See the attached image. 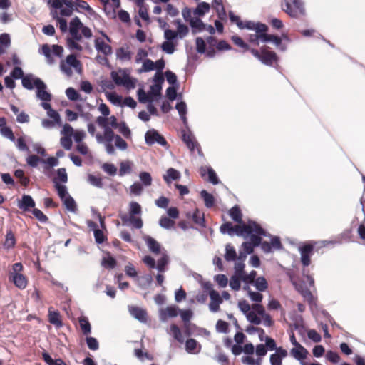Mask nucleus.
<instances>
[{"mask_svg":"<svg viewBox=\"0 0 365 365\" xmlns=\"http://www.w3.org/2000/svg\"><path fill=\"white\" fill-rule=\"evenodd\" d=\"M247 320L256 325H259L261 324L262 320L261 318L257 316V314L254 311H250L246 314Z\"/></svg>","mask_w":365,"mask_h":365,"instance_id":"57","label":"nucleus"},{"mask_svg":"<svg viewBox=\"0 0 365 365\" xmlns=\"http://www.w3.org/2000/svg\"><path fill=\"white\" fill-rule=\"evenodd\" d=\"M15 245H16V238H15L14 232L11 230L7 231L6 235L5 242L4 244V247L9 250V249L13 248L15 246Z\"/></svg>","mask_w":365,"mask_h":365,"instance_id":"35","label":"nucleus"},{"mask_svg":"<svg viewBox=\"0 0 365 365\" xmlns=\"http://www.w3.org/2000/svg\"><path fill=\"white\" fill-rule=\"evenodd\" d=\"M160 225L165 229H170L175 225V221L166 216H162L159 220Z\"/></svg>","mask_w":365,"mask_h":365,"instance_id":"49","label":"nucleus"},{"mask_svg":"<svg viewBox=\"0 0 365 365\" xmlns=\"http://www.w3.org/2000/svg\"><path fill=\"white\" fill-rule=\"evenodd\" d=\"M32 213L34 216L42 223H46L48 221V217L38 208H34Z\"/></svg>","mask_w":365,"mask_h":365,"instance_id":"53","label":"nucleus"},{"mask_svg":"<svg viewBox=\"0 0 365 365\" xmlns=\"http://www.w3.org/2000/svg\"><path fill=\"white\" fill-rule=\"evenodd\" d=\"M145 140L148 145H152L155 143L163 146H165L168 144L165 138L155 129H151L146 132Z\"/></svg>","mask_w":365,"mask_h":365,"instance_id":"7","label":"nucleus"},{"mask_svg":"<svg viewBox=\"0 0 365 365\" xmlns=\"http://www.w3.org/2000/svg\"><path fill=\"white\" fill-rule=\"evenodd\" d=\"M120 75L117 71H112L110 75L113 81L118 86H123L128 90L133 89L135 87V80L130 78L125 72L120 71Z\"/></svg>","mask_w":365,"mask_h":365,"instance_id":"5","label":"nucleus"},{"mask_svg":"<svg viewBox=\"0 0 365 365\" xmlns=\"http://www.w3.org/2000/svg\"><path fill=\"white\" fill-rule=\"evenodd\" d=\"M16 146L21 151H26L29 152V148L26 145V140L24 137L21 136L18 138L16 140Z\"/></svg>","mask_w":365,"mask_h":365,"instance_id":"58","label":"nucleus"},{"mask_svg":"<svg viewBox=\"0 0 365 365\" xmlns=\"http://www.w3.org/2000/svg\"><path fill=\"white\" fill-rule=\"evenodd\" d=\"M40 161H42V160L36 155H31L26 158L27 164L33 168H36Z\"/></svg>","mask_w":365,"mask_h":365,"instance_id":"63","label":"nucleus"},{"mask_svg":"<svg viewBox=\"0 0 365 365\" xmlns=\"http://www.w3.org/2000/svg\"><path fill=\"white\" fill-rule=\"evenodd\" d=\"M182 140L192 153L194 152L196 149L198 152V154L202 155L200 144L197 143L194 135L190 131L183 130L182 132Z\"/></svg>","mask_w":365,"mask_h":365,"instance_id":"8","label":"nucleus"},{"mask_svg":"<svg viewBox=\"0 0 365 365\" xmlns=\"http://www.w3.org/2000/svg\"><path fill=\"white\" fill-rule=\"evenodd\" d=\"M35 205V201L30 195H24L21 200L18 203L19 208L25 212L29 211L31 208H34Z\"/></svg>","mask_w":365,"mask_h":365,"instance_id":"19","label":"nucleus"},{"mask_svg":"<svg viewBox=\"0 0 365 365\" xmlns=\"http://www.w3.org/2000/svg\"><path fill=\"white\" fill-rule=\"evenodd\" d=\"M141 214L140 205L137 202L132 201L129 204L128 215H121L120 219L123 225H130L134 228L140 229L143 225Z\"/></svg>","mask_w":365,"mask_h":365,"instance_id":"2","label":"nucleus"},{"mask_svg":"<svg viewBox=\"0 0 365 365\" xmlns=\"http://www.w3.org/2000/svg\"><path fill=\"white\" fill-rule=\"evenodd\" d=\"M36 78L32 74H27L22 78V86L28 90H32L35 87L34 82Z\"/></svg>","mask_w":365,"mask_h":365,"instance_id":"29","label":"nucleus"},{"mask_svg":"<svg viewBox=\"0 0 365 365\" xmlns=\"http://www.w3.org/2000/svg\"><path fill=\"white\" fill-rule=\"evenodd\" d=\"M225 250V258L227 262L234 261L237 259V253L233 246L227 245Z\"/></svg>","mask_w":365,"mask_h":365,"instance_id":"44","label":"nucleus"},{"mask_svg":"<svg viewBox=\"0 0 365 365\" xmlns=\"http://www.w3.org/2000/svg\"><path fill=\"white\" fill-rule=\"evenodd\" d=\"M140 179L145 186H150L152 183V177L148 172H141L139 175Z\"/></svg>","mask_w":365,"mask_h":365,"instance_id":"60","label":"nucleus"},{"mask_svg":"<svg viewBox=\"0 0 365 365\" xmlns=\"http://www.w3.org/2000/svg\"><path fill=\"white\" fill-rule=\"evenodd\" d=\"M190 24L192 28L197 29L199 31L203 30L205 27V25L203 24L202 20L198 17H195L190 19Z\"/></svg>","mask_w":365,"mask_h":365,"instance_id":"59","label":"nucleus"},{"mask_svg":"<svg viewBox=\"0 0 365 365\" xmlns=\"http://www.w3.org/2000/svg\"><path fill=\"white\" fill-rule=\"evenodd\" d=\"M161 48L163 51L168 54H172L175 51V44L172 41H164L161 46Z\"/></svg>","mask_w":365,"mask_h":365,"instance_id":"61","label":"nucleus"},{"mask_svg":"<svg viewBox=\"0 0 365 365\" xmlns=\"http://www.w3.org/2000/svg\"><path fill=\"white\" fill-rule=\"evenodd\" d=\"M192 219L195 224L202 227L205 226L204 214L201 213L197 208L194 211Z\"/></svg>","mask_w":365,"mask_h":365,"instance_id":"45","label":"nucleus"},{"mask_svg":"<svg viewBox=\"0 0 365 365\" xmlns=\"http://www.w3.org/2000/svg\"><path fill=\"white\" fill-rule=\"evenodd\" d=\"M66 63L76 69V71L78 73L82 71L81 63L79 60L77 59L76 56L73 54H70L66 57Z\"/></svg>","mask_w":365,"mask_h":365,"instance_id":"26","label":"nucleus"},{"mask_svg":"<svg viewBox=\"0 0 365 365\" xmlns=\"http://www.w3.org/2000/svg\"><path fill=\"white\" fill-rule=\"evenodd\" d=\"M168 263V257L166 255H163L158 260L157 266H155L160 272L165 271V267Z\"/></svg>","mask_w":365,"mask_h":365,"instance_id":"51","label":"nucleus"},{"mask_svg":"<svg viewBox=\"0 0 365 365\" xmlns=\"http://www.w3.org/2000/svg\"><path fill=\"white\" fill-rule=\"evenodd\" d=\"M170 334L173 335L174 339L177 340L180 343H182L184 341V338L182 336V332L180 328L175 324H173L170 326Z\"/></svg>","mask_w":365,"mask_h":365,"instance_id":"41","label":"nucleus"},{"mask_svg":"<svg viewBox=\"0 0 365 365\" xmlns=\"http://www.w3.org/2000/svg\"><path fill=\"white\" fill-rule=\"evenodd\" d=\"M210 302L209 308L210 311L213 312H218L220 310V304L222 303V297L220 296V294L214 289L210 291Z\"/></svg>","mask_w":365,"mask_h":365,"instance_id":"13","label":"nucleus"},{"mask_svg":"<svg viewBox=\"0 0 365 365\" xmlns=\"http://www.w3.org/2000/svg\"><path fill=\"white\" fill-rule=\"evenodd\" d=\"M130 314L140 322H147V312L145 309L138 307H131L129 308Z\"/></svg>","mask_w":365,"mask_h":365,"instance_id":"17","label":"nucleus"},{"mask_svg":"<svg viewBox=\"0 0 365 365\" xmlns=\"http://www.w3.org/2000/svg\"><path fill=\"white\" fill-rule=\"evenodd\" d=\"M309 352L302 346L299 345L298 346L294 347L290 350V354L295 359L300 361L302 365H309L304 360L307 359Z\"/></svg>","mask_w":365,"mask_h":365,"instance_id":"10","label":"nucleus"},{"mask_svg":"<svg viewBox=\"0 0 365 365\" xmlns=\"http://www.w3.org/2000/svg\"><path fill=\"white\" fill-rule=\"evenodd\" d=\"M180 309L178 307L172 305L168 306L165 309H161L160 311V319L165 322L168 318L175 317L178 315Z\"/></svg>","mask_w":365,"mask_h":365,"instance_id":"14","label":"nucleus"},{"mask_svg":"<svg viewBox=\"0 0 365 365\" xmlns=\"http://www.w3.org/2000/svg\"><path fill=\"white\" fill-rule=\"evenodd\" d=\"M215 280L220 287H225L228 283L227 277L222 274H219L215 277Z\"/></svg>","mask_w":365,"mask_h":365,"instance_id":"64","label":"nucleus"},{"mask_svg":"<svg viewBox=\"0 0 365 365\" xmlns=\"http://www.w3.org/2000/svg\"><path fill=\"white\" fill-rule=\"evenodd\" d=\"M176 109L178 110L179 115H180L181 118L185 123L186 122V110H187V106L185 102H179L175 106Z\"/></svg>","mask_w":365,"mask_h":365,"instance_id":"54","label":"nucleus"},{"mask_svg":"<svg viewBox=\"0 0 365 365\" xmlns=\"http://www.w3.org/2000/svg\"><path fill=\"white\" fill-rule=\"evenodd\" d=\"M253 284L259 292H264L268 288V283L264 277H257Z\"/></svg>","mask_w":365,"mask_h":365,"instance_id":"37","label":"nucleus"},{"mask_svg":"<svg viewBox=\"0 0 365 365\" xmlns=\"http://www.w3.org/2000/svg\"><path fill=\"white\" fill-rule=\"evenodd\" d=\"M95 48L98 52L102 53L106 56L112 54V47L100 38H97L95 40Z\"/></svg>","mask_w":365,"mask_h":365,"instance_id":"18","label":"nucleus"},{"mask_svg":"<svg viewBox=\"0 0 365 365\" xmlns=\"http://www.w3.org/2000/svg\"><path fill=\"white\" fill-rule=\"evenodd\" d=\"M0 133L5 138L9 139L11 141L14 142L16 140V138L14 134L9 127H6V125L4 128L0 129Z\"/></svg>","mask_w":365,"mask_h":365,"instance_id":"50","label":"nucleus"},{"mask_svg":"<svg viewBox=\"0 0 365 365\" xmlns=\"http://www.w3.org/2000/svg\"><path fill=\"white\" fill-rule=\"evenodd\" d=\"M262 236H266V231L263 229V234L252 232L248 235L249 242H244L242 247L244 251L243 258H246L247 254H251L254 251V247H257L261 243Z\"/></svg>","mask_w":365,"mask_h":365,"instance_id":"6","label":"nucleus"},{"mask_svg":"<svg viewBox=\"0 0 365 365\" xmlns=\"http://www.w3.org/2000/svg\"><path fill=\"white\" fill-rule=\"evenodd\" d=\"M14 175L16 178L19 180V182L21 185L24 187H27L29 184L30 180L28 177L25 176L24 172L21 169H18L15 170Z\"/></svg>","mask_w":365,"mask_h":365,"instance_id":"43","label":"nucleus"},{"mask_svg":"<svg viewBox=\"0 0 365 365\" xmlns=\"http://www.w3.org/2000/svg\"><path fill=\"white\" fill-rule=\"evenodd\" d=\"M200 173L202 177H205L206 174L208 175V181L212 182L213 185H217L219 182V180L215 170L212 168L201 167L200 169Z\"/></svg>","mask_w":365,"mask_h":365,"instance_id":"20","label":"nucleus"},{"mask_svg":"<svg viewBox=\"0 0 365 365\" xmlns=\"http://www.w3.org/2000/svg\"><path fill=\"white\" fill-rule=\"evenodd\" d=\"M201 197L205 202V205L207 208H211L215 205V198L213 195L206 190H203L200 192Z\"/></svg>","mask_w":365,"mask_h":365,"instance_id":"30","label":"nucleus"},{"mask_svg":"<svg viewBox=\"0 0 365 365\" xmlns=\"http://www.w3.org/2000/svg\"><path fill=\"white\" fill-rule=\"evenodd\" d=\"M314 246L312 244H305L300 247L301 262L304 267H307L311 263L310 257L313 253Z\"/></svg>","mask_w":365,"mask_h":365,"instance_id":"9","label":"nucleus"},{"mask_svg":"<svg viewBox=\"0 0 365 365\" xmlns=\"http://www.w3.org/2000/svg\"><path fill=\"white\" fill-rule=\"evenodd\" d=\"M78 322L83 334L84 335L89 334L91 331V327L88 318L86 317H81Z\"/></svg>","mask_w":365,"mask_h":365,"instance_id":"31","label":"nucleus"},{"mask_svg":"<svg viewBox=\"0 0 365 365\" xmlns=\"http://www.w3.org/2000/svg\"><path fill=\"white\" fill-rule=\"evenodd\" d=\"M296 289L307 302L309 303L312 302L313 295L307 287L299 285L296 286Z\"/></svg>","mask_w":365,"mask_h":365,"instance_id":"39","label":"nucleus"},{"mask_svg":"<svg viewBox=\"0 0 365 365\" xmlns=\"http://www.w3.org/2000/svg\"><path fill=\"white\" fill-rule=\"evenodd\" d=\"M48 322L56 326L57 328H60L63 326L61 317L60 313L56 311H48Z\"/></svg>","mask_w":365,"mask_h":365,"instance_id":"23","label":"nucleus"},{"mask_svg":"<svg viewBox=\"0 0 365 365\" xmlns=\"http://www.w3.org/2000/svg\"><path fill=\"white\" fill-rule=\"evenodd\" d=\"M144 240L150 252L155 255L160 254L161 247L156 240L150 236H146L144 237Z\"/></svg>","mask_w":365,"mask_h":365,"instance_id":"21","label":"nucleus"},{"mask_svg":"<svg viewBox=\"0 0 365 365\" xmlns=\"http://www.w3.org/2000/svg\"><path fill=\"white\" fill-rule=\"evenodd\" d=\"M220 230L223 234L227 233L230 235L236 234L237 236H242L244 238H247L248 235L252 232L263 234V228L261 225L252 220H249L247 224L234 226L230 222H226L221 225Z\"/></svg>","mask_w":365,"mask_h":365,"instance_id":"1","label":"nucleus"},{"mask_svg":"<svg viewBox=\"0 0 365 365\" xmlns=\"http://www.w3.org/2000/svg\"><path fill=\"white\" fill-rule=\"evenodd\" d=\"M131 171V163L129 161L121 162L120 164L119 175L123 176Z\"/></svg>","mask_w":365,"mask_h":365,"instance_id":"56","label":"nucleus"},{"mask_svg":"<svg viewBox=\"0 0 365 365\" xmlns=\"http://www.w3.org/2000/svg\"><path fill=\"white\" fill-rule=\"evenodd\" d=\"M116 56L120 60L130 61L132 58V52L128 47H120L116 51Z\"/></svg>","mask_w":365,"mask_h":365,"instance_id":"28","label":"nucleus"},{"mask_svg":"<svg viewBox=\"0 0 365 365\" xmlns=\"http://www.w3.org/2000/svg\"><path fill=\"white\" fill-rule=\"evenodd\" d=\"M241 281H242V275H232L230 280V286L232 288V289L234 291L240 290L241 286Z\"/></svg>","mask_w":365,"mask_h":365,"instance_id":"40","label":"nucleus"},{"mask_svg":"<svg viewBox=\"0 0 365 365\" xmlns=\"http://www.w3.org/2000/svg\"><path fill=\"white\" fill-rule=\"evenodd\" d=\"M210 9V6L207 2H201L198 4L196 9L194 10L193 13L197 16H203L206 13L209 12Z\"/></svg>","mask_w":365,"mask_h":365,"instance_id":"34","label":"nucleus"},{"mask_svg":"<svg viewBox=\"0 0 365 365\" xmlns=\"http://www.w3.org/2000/svg\"><path fill=\"white\" fill-rule=\"evenodd\" d=\"M9 279L20 289H25L28 284L26 277L21 273H12Z\"/></svg>","mask_w":365,"mask_h":365,"instance_id":"16","label":"nucleus"},{"mask_svg":"<svg viewBox=\"0 0 365 365\" xmlns=\"http://www.w3.org/2000/svg\"><path fill=\"white\" fill-rule=\"evenodd\" d=\"M282 9L292 18H300L306 14L304 4L302 0H282Z\"/></svg>","mask_w":365,"mask_h":365,"instance_id":"3","label":"nucleus"},{"mask_svg":"<svg viewBox=\"0 0 365 365\" xmlns=\"http://www.w3.org/2000/svg\"><path fill=\"white\" fill-rule=\"evenodd\" d=\"M53 182L54 187L57 191L58 195L61 200H63L66 197L69 195L67 192V188L65 185H61L57 182V178H53Z\"/></svg>","mask_w":365,"mask_h":365,"instance_id":"32","label":"nucleus"},{"mask_svg":"<svg viewBox=\"0 0 365 365\" xmlns=\"http://www.w3.org/2000/svg\"><path fill=\"white\" fill-rule=\"evenodd\" d=\"M200 346L194 339H188L185 342L186 351L190 354L197 353L200 351Z\"/></svg>","mask_w":365,"mask_h":365,"instance_id":"27","label":"nucleus"},{"mask_svg":"<svg viewBox=\"0 0 365 365\" xmlns=\"http://www.w3.org/2000/svg\"><path fill=\"white\" fill-rule=\"evenodd\" d=\"M81 27H83V24L78 17L76 16L71 21L69 32L71 37L76 41H81L82 38L81 34H79Z\"/></svg>","mask_w":365,"mask_h":365,"instance_id":"11","label":"nucleus"},{"mask_svg":"<svg viewBox=\"0 0 365 365\" xmlns=\"http://www.w3.org/2000/svg\"><path fill=\"white\" fill-rule=\"evenodd\" d=\"M41 53L45 56L48 63L53 64L55 62V60L51 54V47L48 44H43L41 46Z\"/></svg>","mask_w":365,"mask_h":365,"instance_id":"42","label":"nucleus"},{"mask_svg":"<svg viewBox=\"0 0 365 365\" xmlns=\"http://www.w3.org/2000/svg\"><path fill=\"white\" fill-rule=\"evenodd\" d=\"M242 277V282L245 284H254L256 280L257 272L255 270L251 271L249 274L245 273Z\"/></svg>","mask_w":365,"mask_h":365,"instance_id":"48","label":"nucleus"},{"mask_svg":"<svg viewBox=\"0 0 365 365\" xmlns=\"http://www.w3.org/2000/svg\"><path fill=\"white\" fill-rule=\"evenodd\" d=\"M232 41L235 43V45L242 49V52H250L251 48L250 46L247 43H245L241 37L238 36H233L232 37Z\"/></svg>","mask_w":365,"mask_h":365,"instance_id":"33","label":"nucleus"},{"mask_svg":"<svg viewBox=\"0 0 365 365\" xmlns=\"http://www.w3.org/2000/svg\"><path fill=\"white\" fill-rule=\"evenodd\" d=\"M288 353L282 347H278L277 351L270 356L271 365H282V361L287 356Z\"/></svg>","mask_w":365,"mask_h":365,"instance_id":"15","label":"nucleus"},{"mask_svg":"<svg viewBox=\"0 0 365 365\" xmlns=\"http://www.w3.org/2000/svg\"><path fill=\"white\" fill-rule=\"evenodd\" d=\"M34 85L37 89L36 94L38 98L44 101H50L51 100V94L46 91V84L40 78H36Z\"/></svg>","mask_w":365,"mask_h":365,"instance_id":"12","label":"nucleus"},{"mask_svg":"<svg viewBox=\"0 0 365 365\" xmlns=\"http://www.w3.org/2000/svg\"><path fill=\"white\" fill-rule=\"evenodd\" d=\"M88 180L91 185H93L97 187H99V188L103 187V184L102 182V179L99 176H96L94 175L89 174L88 176Z\"/></svg>","mask_w":365,"mask_h":365,"instance_id":"52","label":"nucleus"},{"mask_svg":"<svg viewBox=\"0 0 365 365\" xmlns=\"http://www.w3.org/2000/svg\"><path fill=\"white\" fill-rule=\"evenodd\" d=\"M66 93L68 98L71 101L80 100L81 95L73 88H67Z\"/></svg>","mask_w":365,"mask_h":365,"instance_id":"62","label":"nucleus"},{"mask_svg":"<svg viewBox=\"0 0 365 365\" xmlns=\"http://www.w3.org/2000/svg\"><path fill=\"white\" fill-rule=\"evenodd\" d=\"M268 31V27L266 24L260 25L259 27L257 28V33H259V40L262 42L267 43L269 41V34H267Z\"/></svg>","mask_w":365,"mask_h":365,"instance_id":"38","label":"nucleus"},{"mask_svg":"<svg viewBox=\"0 0 365 365\" xmlns=\"http://www.w3.org/2000/svg\"><path fill=\"white\" fill-rule=\"evenodd\" d=\"M62 200L63 201L64 205L68 210H70L71 212L76 211V205L75 200H73V198L71 196L68 195Z\"/></svg>","mask_w":365,"mask_h":365,"instance_id":"47","label":"nucleus"},{"mask_svg":"<svg viewBox=\"0 0 365 365\" xmlns=\"http://www.w3.org/2000/svg\"><path fill=\"white\" fill-rule=\"evenodd\" d=\"M102 265L107 269H113L117 264V262L115 259L112 256H108V257H104L102 260Z\"/></svg>","mask_w":365,"mask_h":365,"instance_id":"46","label":"nucleus"},{"mask_svg":"<svg viewBox=\"0 0 365 365\" xmlns=\"http://www.w3.org/2000/svg\"><path fill=\"white\" fill-rule=\"evenodd\" d=\"M176 24H178L176 33H178V35L180 36V38H183L188 34L189 29L186 25L182 24L180 20L176 21Z\"/></svg>","mask_w":365,"mask_h":365,"instance_id":"55","label":"nucleus"},{"mask_svg":"<svg viewBox=\"0 0 365 365\" xmlns=\"http://www.w3.org/2000/svg\"><path fill=\"white\" fill-rule=\"evenodd\" d=\"M42 358L48 365H67L61 359H53L47 352L42 354Z\"/></svg>","mask_w":365,"mask_h":365,"instance_id":"36","label":"nucleus"},{"mask_svg":"<svg viewBox=\"0 0 365 365\" xmlns=\"http://www.w3.org/2000/svg\"><path fill=\"white\" fill-rule=\"evenodd\" d=\"M250 53L267 66H272L277 61L276 53L268 51L266 47L261 48L260 51L255 48L250 49Z\"/></svg>","mask_w":365,"mask_h":365,"instance_id":"4","label":"nucleus"},{"mask_svg":"<svg viewBox=\"0 0 365 365\" xmlns=\"http://www.w3.org/2000/svg\"><path fill=\"white\" fill-rule=\"evenodd\" d=\"M163 178L167 184H170L172 180H177L180 178V173L177 170L170 168Z\"/></svg>","mask_w":365,"mask_h":365,"instance_id":"22","label":"nucleus"},{"mask_svg":"<svg viewBox=\"0 0 365 365\" xmlns=\"http://www.w3.org/2000/svg\"><path fill=\"white\" fill-rule=\"evenodd\" d=\"M230 216L231 218L237 223V225L246 224L242 221V214L241 210L237 205L234 206L230 210L229 212Z\"/></svg>","mask_w":365,"mask_h":365,"instance_id":"24","label":"nucleus"},{"mask_svg":"<svg viewBox=\"0 0 365 365\" xmlns=\"http://www.w3.org/2000/svg\"><path fill=\"white\" fill-rule=\"evenodd\" d=\"M63 5H66V7L70 8L73 11L76 8V1L71 0H53L51 6L56 9L62 8Z\"/></svg>","mask_w":365,"mask_h":365,"instance_id":"25","label":"nucleus"}]
</instances>
